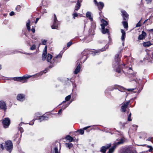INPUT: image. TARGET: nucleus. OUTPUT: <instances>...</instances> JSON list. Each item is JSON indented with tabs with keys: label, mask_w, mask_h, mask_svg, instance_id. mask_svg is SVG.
<instances>
[{
	"label": "nucleus",
	"mask_w": 153,
	"mask_h": 153,
	"mask_svg": "<svg viewBox=\"0 0 153 153\" xmlns=\"http://www.w3.org/2000/svg\"><path fill=\"white\" fill-rule=\"evenodd\" d=\"M53 66V65H50L48 67L46 68L44 71L43 72L42 71L35 75L30 76L28 75H25L22 77H14L13 78V79L15 81H20L23 83L26 82H27V81L26 80L27 79H28L32 76L34 77H38L39 76H41L43 74V73H46L49 68H52Z\"/></svg>",
	"instance_id": "nucleus-1"
},
{
	"label": "nucleus",
	"mask_w": 153,
	"mask_h": 153,
	"mask_svg": "<svg viewBox=\"0 0 153 153\" xmlns=\"http://www.w3.org/2000/svg\"><path fill=\"white\" fill-rule=\"evenodd\" d=\"M120 57L119 54H117L115 56V60L113 63V67L115 69L116 71L118 73H121V69L123 68L125 66L124 64H122L121 61Z\"/></svg>",
	"instance_id": "nucleus-2"
},
{
	"label": "nucleus",
	"mask_w": 153,
	"mask_h": 153,
	"mask_svg": "<svg viewBox=\"0 0 153 153\" xmlns=\"http://www.w3.org/2000/svg\"><path fill=\"white\" fill-rule=\"evenodd\" d=\"M100 43L103 44L104 45H105V46L103 48L101 49L94 50L93 51H91V52H92V53L94 55H95L96 53H98L100 51H103L108 48L109 45L107 43L106 41L104 40H101L100 41Z\"/></svg>",
	"instance_id": "nucleus-3"
},
{
	"label": "nucleus",
	"mask_w": 153,
	"mask_h": 153,
	"mask_svg": "<svg viewBox=\"0 0 153 153\" xmlns=\"http://www.w3.org/2000/svg\"><path fill=\"white\" fill-rule=\"evenodd\" d=\"M102 22L103 23L101 24L102 27L101 31L103 34H105L107 33L108 35V37L109 40L110 39V33L108 30V29L105 28V27L107 26L108 23L107 21L104 19H102Z\"/></svg>",
	"instance_id": "nucleus-4"
},
{
	"label": "nucleus",
	"mask_w": 153,
	"mask_h": 153,
	"mask_svg": "<svg viewBox=\"0 0 153 153\" xmlns=\"http://www.w3.org/2000/svg\"><path fill=\"white\" fill-rule=\"evenodd\" d=\"M39 114V113H38L36 114V115L38 117H39L38 118H36V119H35L34 120H33L31 122H30L29 123V124L30 125H33L34 124L35 120H39V121L40 122H41L42 121H43L46 120H48V117H47L46 116H44V115H43L42 116H38Z\"/></svg>",
	"instance_id": "nucleus-5"
},
{
	"label": "nucleus",
	"mask_w": 153,
	"mask_h": 153,
	"mask_svg": "<svg viewBox=\"0 0 153 153\" xmlns=\"http://www.w3.org/2000/svg\"><path fill=\"white\" fill-rule=\"evenodd\" d=\"M90 50L86 49H85L82 53V57L81 58L82 59L83 62L84 63L88 58L87 55L90 53Z\"/></svg>",
	"instance_id": "nucleus-6"
},
{
	"label": "nucleus",
	"mask_w": 153,
	"mask_h": 153,
	"mask_svg": "<svg viewBox=\"0 0 153 153\" xmlns=\"http://www.w3.org/2000/svg\"><path fill=\"white\" fill-rule=\"evenodd\" d=\"M123 139L122 138H121L120 140V141H119L115 143L114 145L109 149L108 152L109 153H112L114 152L117 145L123 143Z\"/></svg>",
	"instance_id": "nucleus-7"
},
{
	"label": "nucleus",
	"mask_w": 153,
	"mask_h": 153,
	"mask_svg": "<svg viewBox=\"0 0 153 153\" xmlns=\"http://www.w3.org/2000/svg\"><path fill=\"white\" fill-rule=\"evenodd\" d=\"M5 147L7 150L11 152L13 148V144L10 140H8L5 142Z\"/></svg>",
	"instance_id": "nucleus-8"
},
{
	"label": "nucleus",
	"mask_w": 153,
	"mask_h": 153,
	"mask_svg": "<svg viewBox=\"0 0 153 153\" xmlns=\"http://www.w3.org/2000/svg\"><path fill=\"white\" fill-rule=\"evenodd\" d=\"M59 24V22L57 20L56 16L54 14V19L53 24L51 26L52 29H58V26Z\"/></svg>",
	"instance_id": "nucleus-9"
},
{
	"label": "nucleus",
	"mask_w": 153,
	"mask_h": 153,
	"mask_svg": "<svg viewBox=\"0 0 153 153\" xmlns=\"http://www.w3.org/2000/svg\"><path fill=\"white\" fill-rule=\"evenodd\" d=\"M2 123L4 128H8L10 124V119L8 118H5L2 121Z\"/></svg>",
	"instance_id": "nucleus-10"
},
{
	"label": "nucleus",
	"mask_w": 153,
	"mask_h": 153,
	"mask_svg": "<svg viewBox=\"0 0 153 153\" xmlns=\"http://www.w3.org/2000/svg\"><path fill=\"white\" fill-rule=\"evenodd\" d=\"M130 102V101H128L127 102L123 103V105L121 107L120 110L122 112H125L126 111V109Z\"/></svg>",
	"instance_id": "nucleus-11"
},
{
	"label": "nucleus",
	"mask_w": 153,
	"mask_h": 153,
	"mask_svg": "<svg viewBox=\"0 0 153 153\" xmlns=\"http://www.w3.org/2000/svg\"><path fill=\"white\" fill-rule=\"evenodd\" d=\"M122 16L123 17V19L126 21L128 20V15L127 12L124 10L121 11Z\"/></svg>",
	"instance_id": "nucleus-12"
},
{
	"label": "nucleus",
	"mask_w": 153,
	"mask_h": 153,
	"mask_svg": "<svg viewBox=\"0 0 153 153\" xmlns=\"http://www.w3.org/2000/svg\"><path fill=\"white\" fill-rule=\"evenodd\" d=\"M0 108L5 111L7 109V107L5 102L3 100L0 101Z\"/></svg>",
	"instance_id": "nucleus-13"
},
{
	"label": "nucleus",
	"mask_w": 153,
	"mask_h": 153,
	"mask_svg": "<svg viewBox=\"0 0 153 153\" xmlns=\"http://www.w3.org/2000/svg\"><path fill=\"white\" fill-rule=\"evenodd\" d=\"M111 146V144H108L102 147L100 151L102 153H105L106 150L108 149Z\"/></svg>",
	"instance_id": "nucleus-14"
},
{
	"label": "nucleus",
	"mask_w": 153,
	"mask_h": 153,
	"mask_svg": "<svg viewBox=\"0 0 153 153\" xmlns=\"http://www.w3.org/2000/svg\"><path fill=\"white\" fill-rule=\"evenodd\" d=\"M121 32L122 33V36H121V39L123 41L122 44L123 46L124 45L125 39L126 38V32L123 29H121Z\"/></svg>",
	"instance_id": "nucleus-15"
},
{
	"label": "nucleus",
	"mask_w": 153,
	"mask_h": 153,
	"mask_svg": "<svg viewBox=\"0 0 153 153\" xmlns=\"http://www.w3.org/2000/svg\"><path fill=\"white\" fill-rule=\"evenodd\" d=\"M17 99L18 100L23 101L25 100V95L23 94H19L17 96Z\"/></svg>",
	"instance_id": "nucleus-16"
},
{
	"label": "nucleus",
	"mask_w": 153,
	"mask_h": 153,
	"mask_svg": "<svg viewBox=\"0 0 153 153\" xmlns=\"http://www.w3.org/2000/svg\"><path fill=\"white\" fill-rule=\"evenodd\" d=\"M94 1L95 2V4L97 5L100 10L102 9L103 7L104 6V4L103 2H100L99 3H98L96 0H94Z\"/></svg>",
	"instance_id": "nucleus-17"
},
{
	"label": "nucleus",
	"mask_w": 153,
	"mask_h": 153,
	"mask_svg": "<svg viewBox=\"0 0 153 153\" xmlns=\"http://www.w3.org/2000/svg\"><path fill=\"white\" fill-rule=\"evenodd\" d=\"M82 1H80L79 0H78L77 1V3L75 7V10L77 11L80 8L81 5Z\"/></svg>",
	"instance_id": "nucleus-18"
},
{
	"label": "nucleus",
	"mask_w": 153,
	"mask_h": 153,
	"mask_svg": "<svg viewBox=\"0 0 153 153\" xmlns=\"http://www.w3.org/2000/svg\"><path fill=\"white\" fill-rule=\"evenodd\" d=\"M146 35V33L144 31H142V34L139 35L138 37L139 40H142L144 39Z\"/></svg>",
	"instance_id": "nucleus-19"
},
{
	"label": "nucleus",
	"mask_w": 153,
	"mask_h": 153,
	"mask_svg": "<svg viewBox=\"0 0 153 153\" xmlns=\"http://www.w3.org/2000/svg\"><path fill=\"white\" fill-rule=\"evenodd\" d=\"M81 69V66L80 64H79L76 67L75 70L74 71V73L75 74H77L80 71Z\"/></svg>",
	"instance_id": "nucleus-20"
},
{
	"label": "nucleus",
	"mask_w": 153,
	"mask_h": 153,
	"mask_svg": "<svg viewBox=\"0 0 153 153\" xmlns=\"http://www.w3.org/2000/svg\"><path fill=\"white\" fill-rule=\"evenodd\" d=\"M90 127V126H88L84 127L83 129H79V130H78L77 131H76V132L79 131L80 134H83L84 132V130L87 129L88 128Z\"/></svg>",
	"instance_id": "nucleus-21"
},
{
	"label": "nucleus",
	"mask_w": 153,
	"mask_h": 153,
	"mask_svg": "<svg viewBox=\"0 0 153 153\" xmlns=\"http://www.w3.org/2000/svg\"><path fill=\"white\" fill-rule=\"evenodd\" d=\"M71 95H69L67 97H66L65 98V101H63L62 103L59 104V105H61L62 103H63L65 102L66 101H69L71 98Z\"/></svg>",
	"instance_id": "nucleus-22"
},
{
	"label": "nucleus",
	"mask_w": 153,
	"mask_h": 153,
	"mask_svg": "<svg viewBox=\"0 0 153 153\" xmlns=\"http://www.w3.org/2000/svg\"><path fill=\"white\" fill-rule=\"evenodd\" d=\"M86 17L88 18L91 21H93V18L91 17V14L90 12L89 11L87 12L86 13Z\"/></svg>",
	"instance_id": "nucleus-23"
},
{
	"label": "nucleus",
	"mask_w": 153,
	"mask_h": 153,
	"mask_svg": "<svg viewBox=\"0 0 153 153\" xmlns=\"http://www.w3.org/2000/svg\"><path fill=\"white\" fill-rule=\"evenodd\" d=\"M52 58V56L51 55L48 54V55L47 61L48 62H50L51 64L52 63L51 59Z\"/></svg>",
	"instance_id": "nucleus-24"
},
{
	"label": "nucleus",
	"mask_w": 153,
	"mask_h": 153,
	"mask_svg": "<svg viewBox=\"0 0 153 153\" xmlns=\"http://www.w3.org/2000/svg\"><path fill=\"white\" fill-rule=\"evenodd\" d=\"M65 138L67 140H69L70 142H72L73 140V138L69 135H67L65 137Z\"/></svg>",
	"instance_id": "nucleus-25"
},
{
	"label": "nucleus",
	"mask_w": 153,
	"mask_h": 153,
	"mask_svg": "<svg viewBox=\"0 0 153 153\" xmlns=\"http://www.w3.org/2000/svg\"><path fill=\"white\" fill-rule=\"evenodd\" d=\"M30 21L29 19H28L27 21V22L26 24V26L27 28L29 31H30L31 30L30 28Z\"/></svg>",
	"instance_id": "nucleus-26"
},
{
	"label": "nucleus",
	"mask_w": 153,
	"mask_h": 153,
	"mask_svg": "<svg viewBox=\"0 0 153 153\" xmlns=\"http://www.w3.org/2000/svg\"><path fill=\"white\" fill-rule=\"evenodd\" d=\"M151 43L149 42H144L143 43V45L144 47H148L151 45Z\"/></svg>",
	"instance_id": "nucleus-27"
},
{
	"label": "nucleus",
	"mask_w": 153,
	"mask_h": 153,
	"mask_svg": "<svg viewBox=\"0 0 153 153\" xmlns=\"http://www.w3.org/2000/svg\"><path fill=\"white\" fill-rule=\"evenodd\" d=\"M123 25L125 28H127L128 27V24L127 22V21H124L123 22Z\"/></svg>",
	"instance_id": "nucleus-28"
},
{
	"label": "nucleus",
	"mask_w": 153,
	"mask_h": 153,
	"mask_svg": "<svg viewBox=\"0 0 153 153\" xmlns=\"http://www.w3.org/2000/svg\"><path fill=\"white\" fill-rule=\"evenodd\" d=\"M65 144L66 146L67 147L69 148V149H71L73 146V145L71 143H66Z\"/></svg>",
	"instance_id": "nucleus-29"
},
{
	"label": "nucleus",
	"mask_w": 153,
	"mask_h": 153,
	"mask_svg": "<svg viewBox=\"0 0 153 153\" xmlns=\"http://www.w3.org/2000/svg\"><path fill=\"white\" fill-rule=\"evenodd\" d=\"M47 53L43 52L42 55V59L43 60H44L47 57Z\"/></svg>",
	"instance_id": "nucleus-30"
},
{
	"label": "nucleus",
	"mask_w": 153,
	"mask_h": 153,
	"mask_svg": "<svg viewBox=\"0 0 153 153\" xmlns=\"http://www.w3.org/2000/svg\"><path fill=\"white\" fill-rule=\"evenodd\" d=\"M142 19V18H141V19L136 24V27H140L141 25V21Z\"/></svg>",
	"instance_id": "nucleus-31"
},
{
	"label": "nucleus",
	"mask_w": 153,
	"mask_h": 153,
	"mask_svg": "<svg viewBox=\"0 0 153 153\" xmlns=\"http://www.w3.org/2000/svg\"><path fill=\"white\" fill-rule=\"evenodd\" d=\"M73 101V100L71 99V101L68 103L67 104L65 105V106L64 107V108L63 109H65L67 107H68L69 105Z\"/></svg>",
	"instance_id": "nucleus-32"
},
{
	"label": "nucleus",
	"mask_w": 153,
	"mask_h": 153,
	"mask_svg": "<svg viewBox=\"0 0 153 153\" xmlns=\"http://www.w3.org/2000/svg\"><path fill=\"white\" fill-rule=\"evenodd\" d=\"M53 153H60L58 152L57 147H55L54 148V151L53 152Z\"/></svg>",
	"instance_id": "nucleus-33"
},
{
	"label": "nucleus",
	"mask_w": 153,
	"mask_h": 153,
	"mask_svg": "<svg viewBox=\"0 0 153 153\" xmlns=\"http://www.w3.org/2000/svg\"><path fill=\"white\" fill-rule=\"evenodd\" d=\"M21 7L20 5H18L16 8V10L18 12L20 11L21 10Z\"/></svg>",
	"instance_id": "nucleus-34"
},
{
	"label": "nucleus",
	"mask_w": 153,
	"mask_h": 153,
	"mask_svg": "<svg viewBox=\"0 0 153 153\" xmlns=\"http://www.w3.org/2000/svg\"><path fill=\"white\" fill-rule=\"evenodd\" d=\"M62 54L60 53L58 55H57L56 56L55 58L56 59H61L62 57Z\"/></svg>",
	"instance_id": "nucleus-35"
},
{
	"label": "nucleus",
	"mask_w": 153,
	"mask_h": 153,
	"mask_svg": "<svg viewBox=\"0 0 153 153\" xmlns=\"http://www.w3.org/2000/svg\"><path fill=\"white\" fill-rule=\"evenodd\" d=\"M131 113H130L128 115V120L129 121H131L132 120V119L131 118Z\"/></svg>",
	"instance_id": "nucleus-36"
},
{
	"label": "nucleus",
	"mask_w": 153,
	"mask_h": 153,
	"mask_svg": "<svg viewBox=\"0 0 153 153\" xmlns=\"http://www.w3.org/2000/svg\"><path fill=\"white\" fill-rule=\"evenodd\" d=\"M36 48V46L35 45H33L30 48V49L31 50H33Z\"/></svg>",
	"instance_id": "nucleus-37"
},
{
	"label": "nucleus",
	"mask_w": 153,
	"mask_h": 153,
	"mask_svg": "<svg viewBox=\"0 0 153 153\" xmlns=\"http://www.w3.org/2000/svg\"><path fill=\"white\" fill-rule=\"evenodd\" d=\"M65 106V105H63L62 106V108H61L58 111V114H60L62 113V111L64 109H63L64 107Z\"/></svg>",
	"instance_id": "nucleus-38"
},
{
	"label": "nucleus",
	"mask_w": 153,
	"mask_h": 153,
	"mask_svg": "<svg viewBox=\"0 0 153 153\" xmlns=\"http://www.w3.org/2000/svg\"><path fill=\"white\" fill-rule=\"evenodd\" d=\"M47 41L45 39L42 40V44L44 45H45L46 44Z\"/></svg>",
	"instance_id": "nucleus-39"
},
{
	"label": "nucleus",
	"mask_w": 153,
	"mask_h": 153,
	"mask_svg": "<svg viewBox=\"0 0 153 153\" xmlns=\"http://www.w3.org/2000/svg\"><path fill=\"white\" fill-rule=\"evenodd\" d=\"M40 12H41L43 14H44V13H47V11L46 10H43L42 9H40Z\"/></svg>",
	"instance_id": "nucleus-40"
},
{
	"label": "nucleus",
	"mask_w": 153,
	"mask_h": 153,
	"mask_svg": "<svg viewBox=\"0 0 153 153\" xmlns=\"http://www.w3.org/2000/svg\"><path fill=\"white\" fill-rule=\"evenodd\" d=\"M72 44V42L70 41L67 43V46L68 47H69Z\"/></svg>",
	"instance_id": "nucleus-41"
},
{
	"label": "nucleus",
	"mask_w": 153,
	"mask_h": 153,
	"mask_svg": "<svg viewBox=\"0 0 153 153\" xmlns=\"http://www.w3.org/2000/svg\"><path fill=\"white\" fill-rule=\"evenodd\" d=\"M73 17L75 19V17H76L78 16V14H77V13L76 12L75 13H74L73 14Z\"/></svg>",
	"instance_id": "nucleus-42"
},
{
	"label": "nucleus",
	"mask_w": 153,
	"mask_h": 153,
	"mask_svg": "<svg viewBox=\"0 0 153 153\" xmlns=\"http://www.w3.org/2000/svg\"><path fill=\"white\" fill-rule=\"evenodd\" d=\"M15 15V13L13 11H11L9 13V15L11 16L14 15Z\"/></svg>",
	"instance_id": "nucleus-43"
},
{
	"label": "nucleus",
	"mask_w": 153,
	"mask_h": 153,
	"mask_svg": "<svg viewBox=\"0 0 153 153\" xmlns=\"http://www.w3.org/2000/svg\"><path fill=\"white\" fill-rule=\"evenodd\" d=\"M19 130L20 131L21 133H22L23 132V129L21 127H19Z\"/></svg>",
	"instance_id": "nucleus-44"
},
{
	"label": "nucleus",
	"mask_w": 153,
	"mask_h": 153,
	"mask_svg": "<svg viewBox=\"0 0 153 153\" xmlns=\"http://www.w3.org/2000/svg\"><path fill=\"white\" fill-rule=\"evenodd\" d=\"M148 147H150V149L149 150V151L150 152H152L153 150V148L151 146H148Z\"/></svg>",
	"instance_id": "nucleus-45"
},
{
	"label": "nucleus",
	"mask_w": 153,
	"mask_h": 153,
	"mask_svg": "<svg viewBox=\"0 0 153 153\" xmlns=\"http://www.w3.org/2000/svg\"><path fill=\"white\" fill-rule=\"evenodd\" d=\"M135 88H130L126 89L128 91H133L134 90Z\"/></svg>",
	"instance_id": "nucleus-46"
},
{
	"label": "nucleus",
	"mask_w": 153,
	"mask_h": 153,
	"mask_svg": "<svg viewBox=\"0 0 153 153\" xmlns=\"http://www.w3.org/2000/svg\"><path fill=\"white\" fill-rule=\"evenodd\" d=\"M47 46L46 45L45 47V48H44V50L43 52H45V53H47Z\"/></svg>",
	"instance_id": "nucleus-47"
},
{
	"label": "nucleus",
	"mask_w": 153,
	"mask_h": 153,
	"mask_svg": "<svg viewBox=\"0 0 153 153\" xmlns=\"http://www.w3.org/2000/svg\"><path fill=\"white\" fill-rule=\"evenodd\" d=\"M31 30L32 32H33V33H35V28H34V27L33 26L32 27V28Z\"/></svg>",
	"instance_id": "nucleus-48"
},
{
	"label": "nucleus",
	"mask_w": 153,
	"mask_h": 153,
	"mask_svg": "<svg viewBox=\"0 0 153 153\" xmlns=\"http://www.w3.org/2000/svg\"><path fill=\"white\" fill-rule=\"evenodd\" d=\"M120 89H121V90H120L121 92H123V91H124L125 90V89L123 87H121L120 88Z\"/></svg>",
	"instance_id": "nucleus-49"
},
{
	"label": "nucleus",
	"mask_w": 153,
	"mask_h": 153,
	"mask_svg": "<svg viewBox=\"0 0 153 153\" xmlns=\"http://www.w3.org/2000/svg\"><path fill=\"white\" fill-rule=\"evenodd\" d=\"M128 71H129V73L131 72L132 74V72L133 71V70L131 68H128Z\"/></svg>",
	"instance_id": "nucleus-50"
},
{
	"label": "nucleus",
	"mask_w": 153,
	"mask_h": 153,
	"mask_svg": "<svg viewBox=\"0 0 153 153\" xmlns=\"http://www.w3.org/2000/svg\"><path fill=\"white\" fill-rule=\"evenodd\" d=\"M147 3L148 4L151 3L152 1V0H145Z\"/></svg>",
	"instance_id": "nucleus-51"
},
{
	"label": "nucleus",
	"mask_w": 153,
	"mask_h": 153,
	"mask_svg": "<svg viewBox=\"0 0 153 153\" xmlns=\"http://www.w3.org/2000/svg\"><path fill=\"white\" fill-rule=\"evenodd\" d=\"M152 137H149L147 139V140H148V141H152Z\"/></svg>",
	"instance_id": "nucleus-52"
},
{
	"label": "nucleus",
	"mask_w": 153,
	"mask_h": 153,
	"mask_svg": "<svg viewBox=\"0 0 153 153\" xmlns=\"http://www.w3.org/2000/svg\"><path fill=\"white\" fill-rule=\"evenodd\" d=\"M148 31L150 32L153 33V29L148 30Z\"/></svg>",
	"instance_id": "nucleus-53"
},
{
	"label": "nucleus",
	"mask_w": 153,
	"mask_h": 153,
	"mask_svg": "<svg viewBox=\"0 0 153 153\" xmlns=\"http://www.w3.org/2000/svg\"><path fill=\"white\" fill-rule=\"evenodd\" d=\"M0 147L2 149H4V147L2 144H0Z\"/></svg>",
	"instance_id": "nucleus-54"
},
{
	"label": "nucleus",
	"mask_w": 153,
	"mask_h": 153,
	"mask_svg": "<svg viewBox=\"0 0 153 153\" xmlns=\"http://www.w3.org/2000/svg\"><path fill=\"white\" fill-rule=\"evenodd\" d=\"M39 18H37L36 19V21L35 22V24H36L37 23V22H38V21L39 20Z\"/></svg>",
	"instance_id": "nucleus-55"
},
{
	"label": "nucleus",
	"mask_w": 153,
	"mask_h": 153,
	"mask_svg": "<svg viewBox=\"0 0 153 153\" xmlns=\"http://www.w3.org/2000/svg\"><path fill=\"white\" fill-rule=\"evenodd\" d=\"M132 75H133V76H136V73H133V74H132Z\"/></svg>",
	"instance_id": "nucleus-56"
},
{
	"label": "nucleus",
	"mask_w": 153,
	"mask_h": 153,
	"mask_svg": "<svg viewBox=\"0 0 153 153\" xmlns=\"http://www.w3.org/2000/svg\"><path fill=\"white\" fill-rule=\"evenodd\" d=\"M148 20V19H147L146 20L144 21V22H143V24H145V23H146V21H147Z\"/></svg>",
	"instance_id": "nucleus-57"
},
{
	"label": "nucleus",
	"mask_w": 153,
	"mask_h": 153,
	"mask_svg": "<svg viewBox=\"0 0 153 153\" xmlns=\"http://www.w3.org/2000/svg\"><path fill=\"white\" fill-rule=\"evenodd\" d=\"M141 90H142V89L139 90L137 92L138 93H139L141 91Z\"/></svg>",
	"instance_id": "nucleus-58"
},
{
	"label": "nucleus",
	"mask_w": 153,
	"mask_h": 153,
	"mask_svg": "<svg viewBox=\"0 0 153 153\" xmlns=\"http://www.w3.org/2000/svg\"><path fill=\"white\" fill-rule=\"evenodd\" d=\"M133 126L134 127H135L136 128H137V126L136 125H133Z\"/></svg>",
	"instance_id": "nucleus-59"
},
{
	"label": "nucleus",
	"mask_w": 153,
	"mask_h": 153,
	"mask_svg": "<svg viewBox=\"0 0 153 153\" xmlns=\"http://www.w3.org/2000/svg\"><path fill=\"white\" fill-rule=\"evenodd\" d=\"M108 90L110 91H112V90H113V89H109V88H108Z\"/></svg>",
	"instance_id": "nucleus-60"
},
{
	"label": "nucleus",
	"mask_w": 153,
	"mask_h": 153,
	"mask_svg": "<svg viewBox=\"0 0 153 153\" xmlns=\"http://www.w3.org/2000/svg\"><path fill=\"white\" fill-rule=\"evenodd\" d=\"M56 143H57L58 144H59V145H60V143H59L58 142H56Z\"/></svg>",
	"instance_id": "nucleus-61"
},
{
	"label": "nucleus",
	"mask_w": 153,
	"mask_h": 153,
	"mask_svg": "<svg viewBox=\"0 0 153 153\" xmlns=\"http://www.w3.org/2000/svg\"><path fill=\"white\" fill-rule=\"evenodd\" d=\"M22 123H20V124H19V126H22Z\"/></svg>",
	"instance_id": "nucleus-62"
},
{
	"label": "nucleus",
	"mask_w": 153,
	"mask_h": 153,
	"mask_svg": "<svg viewBox=\"0 0 153 153\" xmlns=\"http://www.w3.org/2000/svg\"><path fill=\"white\" fill-rule=\"evenodd\" d=\"M25 54H27V55H30V53H25Z\"/></svg>",
	"instance_id": "nucleus-63"
},
{
	"label": "nucleus",
	"mask_w": 153,
	"mask_h": 153,
	"mask_svg": "<svg viewBox=\"0 0 153 153\" xmlns=\"http://www.w3.org/2000/svg\"><path fill=\"white\" fill-rule=\"evenodd\" d=\"M151 58H152V59H153V55H152V56L151 57Z\"/></svg>",
	"instance_id": "nucleus-64"
}]
</instances>
